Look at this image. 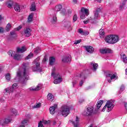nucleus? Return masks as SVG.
Here are the masks:
<instances>
[{"label":"nucleus","instance_id":"nucleus-1","mask_svg":"<svg viewBox=\"0 0 127 127\" xmlns=\"http://www.w3.org/2000/svg\"><path fill=\"white\" fill-rule=\"evenodd\" d=\"M105 41L109 44H116L120 41V37L117 35H109L105 37Z\"/></svg>","mask_w":127,"mask_h":127},{"label":"nucleus","instance_id":"nucleus-2","mask_svg":"<svg viewBox=\"0 0 127 127\" xmlns=\"http://www.w3.org/2000/svg\"><path fill=\"white\" fill-rule=\"evenodd\" d=\"M28 75H29L28 70L26 68H20L17 72V77L23 78L25 80H28Z\"/></svg>","mask_w":127,"mask_h":127},{"label":"nucleus","instance_id":"nucleus-3","mask_svg":"<svg viewBox=\"0 0 127 127\" xmlns=\"http://www.w3.org/2000/svg\"><path fill=\"white\" fill-rule=\"evenodd\" d=\"M80 80L79 82L80 86H83L84 82H85V75L84 73H81L80 74H77V75L74 78L73 81L72 82L73 87H75V85L78 83V81Z\"/></svg>","mask_w":127,"mask_h":127},{"label":"nucleus","instance_id":"nucleus-4","mask_svg":"<svg viewBox=\"0 0 127 127\" xmlns=\"http://www.w3.org/2000/svg\"><path fill=\"white\" fill-rule=\"evenodd\" d=\"M51 76L54 79H55L54 81V84H60V82L63 81L61 75H60L59 73L57 72V71L56 70V68H55V67H54L53 68Z\"/></svg>","mask_w":127,"mask_h":127},{"label":"nucleus","instance_id":"nucleus-5","mask_svg":"<svg viewBox=\"0 0 127 127\" xmlns=\"http://www.w3.org/2000/svg\"><path fill=\"white\" fill-rule=\"evenodd\" d=\"M59 115H62L63 117H67L70 114V107L67 105H64L61 107L59 111Z\"/></svg>","mask_w":127,"mask_h":127},{"label":"nucleus","instance_id":"nucleus-6","mask_svg":"<svg viewBox=\"0 0 127 127\" xmlns=\"http://www.w3.org/2000/svg\"><path fill=\"white\" fill-rule=\"evenodd\" d=\"M114 107H115V105H114V101L109 100L107 101L106 105L103 108L102 112H105L106 111V109L107 108V112L109 113V112H111V111L114 109Z\"/></svg>","mask_w":127,"mask_h":127},{"label":"nucleus","instance_id":"nucleus-7","mask_svg":"<svg viewBox=\"0 0 127 127\" xmlns=\"http://www.w3.org/2000/svg\"><path fill=\"white\" fill-rule=\"evenodd\" d=\"M106 79L109 83H111L112 81H116L118 79V75L116 73L109 72L106 74Z\"/></svg>","mask_w":127,"mask_h":127},{"label":"nucleus","instance_id":"nucleus-8","mask_svg":"<svg viewBox=\"0 0 127 127\" xmlns=\"http://www.w3.org/2000/svg\"><path fill=\"white\" fill-rule=\"evenodd\" d=\"M17 88V84L14 83L12 85L11 87L5 88L4 90V94L5 95H9L10 93H13L15 89Z\"/></svg>","mask_w":127,"mask_h":127},{"label":"nucleus","instance_id":"nucleus-9","mask_svg":"<svg viewBox=\"0 0 127 127\" xmlns=\"http://www.w3.org/2000/svg\"><path fill=\"white\" fill-rule=\"evenodd\" d=\"M93 112L94 107H88L85 111H83L82 115H83V116H86V117H89L93 115Z\"/></svg>","mask_w":127,"mask_h":127},{"label":"nucleus","instance_id":"nucleus-10","mask_svg":"<svg viewBox=\"0 0 127 127\" xmlns=\"http://www.w3.org/2000/svg\"><path fill=\"white\" fill-rule=\"evenodd\" d=\"M80 120L78 117H76L74 121L73 120H70L69 123H71L74 127H78L80 126Z\"/></svg>","mask_w":127,"mask_h":127},{"label":"nucleus","instance_id":"nucleus-11","mask_svg":"<svg viewBox=\"0 0 127 127\" xmlns=\"http://www.w3.org/2000/svg\"><path fill=\"white\" fill-rule=\"evenodd\" d=\"M12 120L11 116H8L4 120L1 119L0 120V124L1 125H4V124H8L9 123H10Z\"/></svg>","mask_w":127,"mask_h":127},{"label":"nucleus","instance_id":"nucleus-12","mask_svg":"<svg viewBox=\"0 0 127 127\" xmlns=\"http://www.w3.org/2000/svg\"><path fill=\"white\" fill-rule=\"evenodd\" d=\"M34 64H36V66L32 68L33 71H37V72H41V68H40V64L39 63H36V61H34Z\"/></svg>","mask_w":127,"mask_h":127},{"label":"nucleus","instance_id":"nucleus-13","mask_svg":"<svg viewBox=\"0 0 127 127\" xmlns=\"http://www.w3.org/2000/svg\"><path fill=\"white\" fill-rule=\"evenodd\" d=\"M64 27L68 29V30H72V27H71V22L70 21H65L64 22Z\"/></svg>","mask_w":127,"mask_h":127},{"label":"nucleus","instance_id":"nucleus-14","mask_svg":"<svg viewBox=\"0 0 127 127\" xmlns=\"http://www.w3.org/2000/svg\"><path fill=\"white\" fill-rule=\"evenodd\" d=\"M86 51L89 53H93L94 52V48L90 46H83Z\"/></svg>","mask_w":127,"mask_h":127},{"label":"nucleus","instance_id":"nucleus-15","mask_svg":"<svg viewBox=\"0 0 127 127\" xmlns=\"http://www.w3.org/2000/svg\"><path fill=\"white\" fill-rule=\"evenodd\" d=\"M100 11H101L100 8H97L95 12H94V17L93 19H92L93 21L95 22V20H97V19L99 18V12H100Z\"/></svg>","mask_w":127,"mask_h":127},{"label":"nucleus","instance_id":"nucleus-16","mask_svg":"<svg viewBox=\"0 0 127 127\" xmlns=\"http://www.w3.org/2000/svg\"><path fill=\"white\" fill-rule=\"evenodd\" d=\"M58 106L57 104H55L54 106L50 108V113L51 115H54L55 114V110L57 109Z\"/></svg>","mask_w":127,"mask_h":127},{"label":"nucleus","instance_id":"nucleus-17","mask_svg":"<svg viewBox=\"0 0 127 127\" xmlns=\"http://www.w3.org/2000/svg\"><path fill=\"white\" fill-rule=\"evenodd\" d=\"M31 29L30 28H26L24 31V34L26 37H29L31 35Z\"/></svg>","mask_w":127,"mask_h":127},{"label":"nucleus","instance_id":"nucleus-18","mask_svg":"<svg viewBox=\"0 0 127 127\" xmlns=\"http://www.w3.org/2000/svg\"><path fill=\"white\" fill-rule=\"evenodd\" d=\"M27 50L26 47L25 46L21 47V48L18 47L17 48V52L20 53H23V52H25Z\"/></svg>","mask_w":127,"mask_h":127},{"label":"nucleus","instance_id":"nucleus-19","mask_svg":"<svg viewBox=\"0 0 127 127\" xmlns=\"http://www.w3.org/2000/svg\"><path fill=\"white\" fill-rule=\"evenodd\" d=\"M100 52L102 54H106V53H112L113 51L110 49H101Z\"/></svg>","mask_w":127,"mask_h":127},{"label":"nucleus","instance_id":"nucleus-20","mask_svg":"<svg viewBox=\"0 0 127 127\" xmlns=\"http://www.w3.org/2000/svg\"><path fill=\"white\" fill-rule=\"evenodd\" d=\"M42 87V85L41 84H39L36 88L30 87L29 90L30 91H39V90L41 89Z\"/></svg>","mask_w":127,"mask_h":127},{"label":"nucleus","instance_id":"nucleus-21","mask_svg":"<svg viewBox=\"0 0 127 127\" xmlns=\"http://www.w3.org/2000/svg\"><path fill=\"white\" fill-rule=\"evenodd\" d=\"M71 61V56L68 55L65 57H64L62 60V62L64 63H68V62H70Z\"/></svg>","mask_w":127,"mask_h":127},{"label":"nucleus","instance_id":"nucleus-22","mask_svg":"<svg viewBox=\"0 0 127 127\" xmlns=\"http://www.w3.org/2000/svg\"><path fill=\"white\" fill-rule=\"evenodd\" d=\"M81 13L84 14L86 16H88L89 15V9L82 7L81 8Z\"/></svg>","mask_w":127,"mask_h":127},{"label":"nucleus","instance_id":"nucleus-23","mask_svg":"<svg viewBox=\"0 0 127 127\" xmlns=\"http://www.w3.org/2000/svg\"><path fill=\"white\" fill-rule=\"evenodd\" d=\"M121 59H122L123 62L124 63H127V56H126V54L124 53H122L120 55Z\"/></svg>","mask_w":127,"mask_h":127},{"label":"nucleus","instance_id":"nucleus-24","mask_svg":"<svg viewBox=\"0 0 127 127\" xmlns=\"http://www.w3.org/2000/svg\"><path fill=\"white\" fill-rule=\"evenodd\" d=\"M48 124V121H40L38 123V127H44L43 125H47Z\"/></svg>","mask_w":127,"mask_h":127},{"label":"nucleus","instance_id":"nucleus-25","mask_svg":"<svg viewBox=\"0 0 127 127\" xmlns=\"http://www.w3.org/2000/svg\"><path fill=\"white\" fill-rule=\"evenodd\" d=\"M90 65L91 67H92V69L93 71H96V70L98 69V67H99L98 64H96L95 63H91Z\"/></svg>","mask_w":127,"mask_h":127},{"label":"nucleus","instance_id":"nucleus-26","mask_svg":"<svg viewBox=\"0 0 127 127\" xmlns=\"http://www.w3.org/2000/svg\"><path fill=\"white\" fill-rule=\"evenodd\" d=\"M23 56L22 55H19V54H16L13 56V58H14V59H15V60H21V58H22Z\"/></svg>","mask_w":127,"mask_h":127},{"label":"nucleus","instance_id":"nucleus-27","mask_svg":"<svg viewBox=\"0 0 127 127\" xmlns=\"http://www.w3.org/2000/svg\"><path fill=\"white\" fill-rule=\"evenodd\" d=\"M47 99L48 101H50V102H52V101L54 100V96L52 94L49 93L47 95Z\"/></svg>","mask_w":127,"mask_h":127},{"label":"nucleus","instance_id":"nucleus-28","mask_svg":"<svg viewBox=\"0 0 127 127\" xmlns=\"http://www.w3.org/2000/svg\"><path fill=\"white\" fill-rule=\"evenodd\" d=\"M79 33L80 34H82V35H88L89 34V32L86 31H83V29H79L78 30Z\"/></svg>","mask_w":127,"mask_h":127},{"label":"nucleus","instance_id":"nucleus-29","mask_svg":"<svg viewBox=\"0 0 127 127\" xmlns=\"http://www.w3.org/2000/svg\"><path fill=\"white\" fill-rule=\"evenodd\" d=\"M62 8V5L61 4H58L55 7V11H60Z\"/></svg>","mask_w":127,"mask_h":127},{"label":"nucleus","instance_id":"nucleus-30","mask_svg":"<svg viewBox=\"0 0 127 127\" xmlns=\"http://www.w3.org/2000/svg\"><path fill=\"white\" fill-rule=\"evenodd\" d=\"M89 22L90 23H95V22L93 21L91 17L89 18L87 20L83 21V23H84V24H88Z\"/></svg>","mask_w":127,"mask_h":127},{"label":"nucleus","instance_id":"nucleus-31","mask_svg":"<svg viewBox=\"0 0 127 127\" xmlns=\"http://www.w3.org/2000/svg\"><path fill=\"white\" fill-rule=\"evenodd\" d=\"M11 112L15 116H18V112H17V110L14 108H12L11 109Z\"/></svg>","mask_w":127,"mask_h":127},{"label":"nucleus","instance_id":"nucleus-32","mask_svg":"<svg viewBox=\"0 0 127 127\" xmlns=\"http://www.w3.org/2000/svg\"><path fill=\"white\" fill-rule=\"evenodd\" d=\"M6 4L8 7L10 8L12 6V4H13V1L12 0H9L6 2Z\"/></svg>","mask_w":127,"mask_h":127},{"label":"nucleus","instance_id":"nucleus-33","mask_svg":"<svg viewBox=\"0 0 127 127\" xmlns=\"http://www.w3.org/2000/svg\"><path fill=\"white\" fill-rule=\"evenodd\" d=\"M30 10L31 11H35L36 10V6L35 3H32L31 6Z\"/></svg>","mask_w":127,"mask_h":127},{"label":"nucleus","instance_id":"nucleus-34","mask_svg":"<svg viewBox=\"0 0 127 127\" xmlns=\"http://www.w3.org/2000/svg\"><path fill=\"white\" fill-rule=\"evenodd\" d=\"M103 103H104V101L103 100H100L99 101H98L97 102V104H96V107L97 109H100L102 105H103Z\"/></svg>","mask_w":127,"mask_h":127},{"label":"nucleus","instance_id":"nucleus-35","mask_svg":"<svg viewBox=\"0 0 127 127\" xmlns=\"http://www.w3.org/2000/svg\"><path fill=\"white\" fill-rule=\"evenodd\" d=\"M50 64V65H53L55 63V58L54 57H51L49 59Z\"/></svg>","mask_w":127,"mask_h":127},{"label":"nucleus","instance_id":"nucleus-36","mask_svg":"<svg viewBox=\"0 0 127 127\" xmlns=\"http://www.w3.org/2000/svg\"><path fill=\"white\" fill-rule=\"evenodd\" d=\"M33 20V13H31L28 18V22H31Z\"/></svg>","mask_w":127,"mask_h":127},{"label":"nucleus","instance_id":"nucleus-37","mask_svg":"<svg viewBox=\"0 0 127 127\" xmlns=\"http://www.w3.org/2000/svg\"><path fill=\"white\" fill-rule=\"evenodd\" d=\"M14 8L16 11H20V7L19 4L16 3L14 5Z\"/></svg>","mask_w":127,"mask_h":127},{"label":"nucleus","instance_id":"nucleus-38","mask_svg":"<svg viewBox=\"0 0 127 127\" xmlns=\"http://www.w3.org/2000/svg\"><path fill=\"white\" fill-rule=\"evenodd\" d=\"M41 107V103H36L33 106V109H38V108H40Z\"/></svg>","mask_w":127,"mask_h":127},{"label":"nucleus","instance_id":"nucleus-39","mask_svg":"<svg viewBox=\"0 0 127 127\" xmlns=\"http://www.w3.org/2000/svg\"><path fill=\"white\" fill-rule=\"evenodd\" d=\"M33 57V54L30 53V54L25 58V60H28Z\"/></svg>","mask_w":127,"mask_h":127},{"label":"nucleus","instance_id":"nucleus-40","mask_svg":"<svg viewBox=\"0 0 127 127\" xmlns=\"http://www.w3.org/2000/svg\"><path fill=\"white\" fill-rule=\"evenodd\" d=\"M126 1H127V0L124 1L123 3L120 4V9H122L124 8V6H125L126 4Z\"/></svg>","mask_w":127,"mask_h":127},{"label":"nucleus","instance_id":"nucleus-41","mask_svg":"<svg viewBox=\"0 0 127 127\" xmlns=\"http://www.w3.org/2000/svg\"><path fill=\"white\" fill-rule=\"evenodd\" d=\"M99 34L100 36H104L105 35V30L104 29H100L99 30Z\"/></svg>","mask_w":127,"mask_h":127},{"label":"nucleus","instance_id":"nucleus-42","mask_svg":"<svg viewBox=\"0 0 127 127\" xmlns=\"http://www.w3.org/2000/svg\"><path fill=\"white\" fill-rule=\"evenodd\" d=\"M80 18H81V19H85V18H86V15L84 14V13H81L80 12Z\"/></svg>","mask_w":127,"mask_h":127},{"label":"nucleus","instance_id":"nucleus-43","mask_svg":"<svg viewBox=\"0 0 127 127\" xmlns=\"http://www.w3.org/2000/svg\"><path fill=\"white\" fill-rule=\"evenodd\" d=\"M5 78L7 81H9V80H10V74L7 73L5 76Z\"/></svg>","mask_w":127,"mask_h":127},{"label":"nucleus","instance_id":"nucleus-44","mask_svg":"<svg viewBox=\"0 0 127 127\" xmlns=\"http://www.w3.org/2000/svg\"><path fill=\"white\" fill-rule=\"evenodd\" d=\"M11 27V24H10V23H8L6 26V31H8L10 29Z\"/></svg>","mask_w":127,"mask_h":127},{"label":"nucleus","instance_id":"nucleus-45","mask_svg":"<svg viewBox=\"0 0 127 127\" xmlns=\"http://www.w3.org/2000/svg\"><path fill=\"white\" fill-rule=\"evenodd\" d=\"M29 122V120L28 119H25L22 122L21 124L22 125L24 126L26 124H27V123H28Z\"/></svg>","mask_w":127,"mask_h":127},{"label":"nucleus","instance_id":"nucleus-46","mask_svg":"<svg viewBox=\"0 0 127 127\" xmlns=\"http://www.w3.org/2000/svg\"><path fill=\"white\" fill-rule=\"evenodd\" d=\"M40 52V48L37 47L35 49L34 52L35 53H39Z\"/></svg>","mask_w":127,"mask_h":127},{"label":"nucleus","instance_id":"nucleus-47","mask_svg":"<svg viewBox=\"0 0 127 127\" xmlns=\"http://www.w3.org/2000/svg\"><path fill=\"white\" fill-rule=\"evenodd\" d=\"M81 42H82V40L81 39L75 40L74 44H75V45H77V44H79V43H81Z\"/></svg>","mask_w":127,"mask_h":127},{"label":"nucleus","instance_id":"nucleus-48","mask_svg":"<svg viewBox=\"0 0 127 127\" xmlns=\"http://www.w3.org/2000/svg\"><path fill=\"white\" fill-rule=\"evenodd\" d=\"M15 52H13V51H9L8 53V54L9 56H11V57H12V56L13 55V53H14Z\"/></svg>","mask_w":127,"mask_h":127},{"label":"nucleus","instance_id":"nucleus-49","mask_svg":"<svg viewBox=\"0 0 127 127\" xmlns=\"http://www.w3.org/2000/svg\"><path fill=\"white\" fill-rule=\"evenodd\" d=\"M54 125H57V127H60V125H61V122L59 121L58 122H54Z\"/></svg>","mask_w":127,"mask_h":127},{"label":"nucleus","instance_id":"nucleus-50","mask_svg":"<svg viewBox=\"0 0 127 127\" xmlns=\"http://www.w3.org/2000/svg\"><path fill=\"white\" fill-rule=\"evenodd\" d=\"M53 20L54 22H56V21H57V17L56 16V15L53 16Z\"/></svg>","mask_w":127,"mask_h":127},{"label":"nucleus","instance_id":"nucleus-51","mask_svg":"<svg viewBox=\"0 0 127 127\" xmlns=\"http://www.w3.org/2000/svg\"><path fill=\"white\" fill-rule=\"evenodd\" d=\"M84 102H85V99L83 98L80 99L78 100V102L79 103V104H82V103H84Z\"/></svg>","mask_w":127,"mask_h":127},{"label":"nucleus","instance_id":"nucleus-52","mask_svg":"<svg viewBox=\"0 0 127 127\" xmlns=\"http://www.w3.org/2000/svg\"><path fill=\"white\" fill-rule=\"evenodd\" d=\"M77 15L74 14L73 18V21H76V20H77Z\"/></svg>","mask_w":127,"mask_h":127},{"label":"nucleus","instance_id":"nucleus-53","mask_svg":"<svg viewBox=\"0 0 127 127\" xmlns=\"http://www.w3.org/2000/svg\"><path fill=\"white\" fill-rule=\"evenodd\" d=\"M125 86L124 85H122L120 87V91L121 92H123V91H124L125 90Z\"/></svg>","mask_w":127,"mask_h":127},{"label":"nucleus","instance_id":"nucleus-54","mask_svg":"<svg viewBox=\"0 0 127 127\" xmlns=\"http://www.w3.org/2000/svg\"><path fill=\"white\" fill-rule=\"evenodd\" d=\"M4 31V29L3 28L0 27V33H3Z\"/></svg>","mask_w":127,"mask_h":127},{"label":"nucleus","instance_id":"nucleus-55","mask_svg":"<svg viewBox=\"0 0 127 127\" xmlns=\"http://www.w3.org/2000/svg\"><path fill=\"white\" fill-rule=\"evenodd\" d=\"M46 61H47V58H46V56H45L44 59H43L42 62L43 63H45Z\"/></svg>","mask_w":127,"mask_h":127},{"label":"nucleus","instance_id":"nucleus-56","mask_svg":"<svg viewBox=\"0 0 127 127\" xmlns=\"http://www.w3.org/2000/svg\"><path fill=\"white\" fill-rule=\"evenodd\" d=\"M22 28V27L21 26H19L17 28L15 29V30H20V29H21V28Z\"/></svg>","mask_w":127,"mask_h":127},{"label":"nucleus","instance_id":"nucleus-57","mask_svg":"<svg viewBox=\"0 0 127 127\" xmlns=\"http://www.w3.org/2000/svg\"><path fill=\"white\" fill-rule=\"evenodd\" d=\"M10 35H15V31H12L11 32H10Z\"/></svg>","mask_w":127,"mask_h":127},{"label":"nucleus","instance_id":"nucleus-58","mask_svg":"<svg viewBox=\"0 0 127 127\" xmlns=\"http://www.w3.org/2000/svg\"><path fill=\"white\" fill-rule=\"evenodd\" d=\"M65 12H66V10L65 9H63V11H62V13H63V14H65Z\"/></svg>","mask_w":127,"mask_h":127},{"label":"nucleus","instance_id":"nucleus-59","mask_svg":"<svg viewBox=\"0 0 127 127\" xmlns=\"http://www.w3.org/2000/svg\"><path fill=\"white\" fill-rule=\"evenodd\" d=\"M3 18L2 17V16H1V15H0V21L1 20V19H2Z\"/></svg>","mask_w":127,"mask_h":127},{"label":"nucleus","instance_id":"nucleus-60","mask_svg":"<svg viewBox=\"0 0 127 127\" xmlns=\"http://www.w3.org/2000/svg\"><path fill=\"white\" fill-rule=\"evenodd\" d=\"M73 2H74L75 3H76V2H77V0H73Z\"/></svg>","mask_w":127,"mask_h":127},{"label":"nucleus","instance_id":"nucleus-61","mask_svg":"<svg viewBox=\"0 0 127 127\" xmlns=\"http://www.w3.org/2000/svg\"><path fill=\"white\" fill-rule=\"evenodd\" d=\"M88 127H93V124H91Z\"/></svg>","mask_w":127,"mask_h":127},{"label":"nucleus","instance_id":"nucleus-62","mask_svg":"<svg viewBox=\"0 0 127 127\" xmlns=\"http://www.w3.org/2000/svg\"><path fill=\"white\" fill-rule=\"evenodd\" d=\"M38 60H39V58H37L36 60V61H38Z\"/></svg>","mask_w":127,"mask_h":127},{"label":"nucleus","instance_id":"nucleus-63","mask_svg":"<svg viewBox=\"0 0 127 127\" xmlns=\"http://www.w3.org/2000/svg\"><path fill=\"white\" fill-rule=\"evenodd\" d=\"M28 67H29V64L28 63Z\"/></svg>","mask_w":127,"mask_h":127},{"label":"nucleus","instance_id":"nucleus-64","mask_svg":"<svg viewBox=\"0 0 127 127\" xmlns=\"http://www.w3.org/2000/svg\"><path fill=\"white\" fill-rule=\"evenodd\" d=\"M24 66H25V64H24Z\"/></svg>","mask_w":127,"mask_h":127}]
</instances>
